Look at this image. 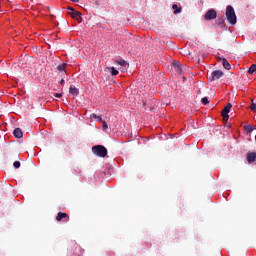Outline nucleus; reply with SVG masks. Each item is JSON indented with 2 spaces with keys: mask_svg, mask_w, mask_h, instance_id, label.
I'll list each match as a JSON object with an SVG mask.
<instances>
[{
  "mask_svg": "<svg viewBox=\"0 0 256 256\" xmlns=\"http://www.w3.org/2000/svg\"><path fill=\"white\" fill-rule=\"evenodd\" d=\"M90 119H95L96 121H99V123L103 122V118L101 116H97L95 113L90 115Z\"/></svg>",
  "mask_w": 256,
  "mask_h": 256,
  "instance_id": "obj_15",
  "label": "nucleus"
},
{
  "mask_svg": "<svg viewBox=\"0 0 256 256\" xmlns=\"http://www.w3.org/2000/svg\"><path fill=\"white\" fill-rule=\"evenodd\" d=\"M109 73H111V75L115 76V75H119V70L115 69V67H108L107 68Z\"/></svg>",
  "mask_w": 256,
  "mask_h": 256,
  "instance_id": "obj_14",
  "label": "nucleus"
},
{
  "mask_svg": "<svg viewBox=\"0 0 256 256\" xmlns=\"http://www.w3.org/2000/svg\"><path fill=\"white\" fill-rule=\"evenodd\" d=\"M69 93L71 95H74V97H77V95H79V89H77L76 87L74 86H70L69 88Z\"/></svg>",
  "mask_w": 256,
  "mask_h": 256,
  "instance_id": "obj_12",
  "label": "nucleus"
},
{
  "mask_svg": "<svg viewBox=\"0 0 256 256\" xmlns=\"http://www.w3.org/2000/svg\"><path fill=\"white\" fill-rule=\"evenodd\" d=\"M201 103L203 105H209V98H207V97L202 98Z\"/></svg>",
  "mask_w": 256,
  "mask_h": 256,
  "instance_id": "obj_21",
  "label": "nucleus"
},
{
  "mask_svg": "<svg viewBox=\"0 0 256 256\" xmlns=\"http://www.w3.org/2000/svg\"><path fill=\"white\" fill-rule=\"evenodd\" d=\"M172 9H174L175 15H177V13H181V8H179L177 4H173Z\"/></svg>",
  "mask_w": 256,
  "mask_h": 256,
  "instance_id": "obj_17",
  "label": "nucleus"
},
{
  "mask_svg": "<svg viewBox=\"0 0 256 256\" xmlns=\"http://www.w3.org/2000/svg\"><path fill=\"white\" fill-rule=\"evenodd\" d=\"M13 167H14L15 169H19V167H21V162L15 161V162L13 163Z\"/></svg>",
  "mask_w": 256,
  "mask_h": 256,
  "instance_id": "obj_23",
  "label": "nucleus"
},
{
  "mask_svg": "<svg viewBox=\"0 0 256 256\" xmlns=\"http://www.w3.org/2000/svg\"><path fill=\"white\" fill-rule=\"evenodd\" d=\"M60 85H65V79H62V80L60 81Z\"/></svg>",
  "mask_w": 256,
  "mask_h": 256,
  "instance_id": "obj_25",
  "label": "nucleus"
},
{
  "mask_svg": "<svg viewBox=\"0 0 256 256\" xmlns=\"http://www.w3.org/2000/svg\"><path fill=\"white\" fill-rule=\"evenodd\" d=\"M69 15L72 19H77V21L81 23V12L74 10V12H70Z\"/></svg>",
  "mask_w": 256,
  "mask_h": 256,
  "instance_id": "obj_9",
  "label": "nucleus"
},
{
  "mask_svg": "<svg viewBox=\"0 0 256 256\" xmlns=\"http://www.w3.org/2000/svg\"><path fill=\"white\" fill-rule=\"evenodd\" d=\"M68 9H69V11H71L72 13L75 11V9H73V7H69Z\"/></svg>",
  "mask_w": 256,
  "mask_h": 256,
  "instance_id": "obj_26",
  "label": "nucleus"
},
{
  "mask_svg": "<svg viewBox=\"0 0 256 256\" xmlns=\"http://www.w3.org/2000/svg\"><path fill=\"white\" fill-rule=\"evenodd\" d=\"M63 219H68L69 220V214L65 213V212H58L57 216H56V221H63Z\"/></svg>",
  "mask_w": 256,
  "mask_h": 256,
  "instance_id": "obj_8",
  "label": "nucleus"
},
{
  "mask_svg": "<svg viewBox=\"0 0 256 256\" xmlns=\"http://www.w3.org/2000/svg\"><path fill=\"white\" fill-rule=\"evenodd\" d=\"M244 129L247 133H253V131H255L256 128L253 125H246L244 126Z\"/></svg>",
  "mask_w": 256,
  "mask_h": 256,
  "instance_id": "obj_13",
  "label": "nucleus"
},
{
  "mask_svg": "<svg viewBox=\"0 0 256 256\" xmlns=\"http://www.w3.org/2000/svg\"><path fill=\"white\" fill-rule=\"evenodd\" d=\"M204 18H205V21H211L213 19H217V11H215L214 9L209 10L205 14Z\"/></svg>",
  "mask_w": 256,
  "mask_h": 256,
  "instance_id": "obj_5",
  "label": "nucleus"
},
{
  "mask_svg": "<svg viewBox=\"0 0 256 256\" xmlns=\"http://www.w3.org/2000/svg\"><path fill=\"white\" fill-rule=\"evenodd\" d=\"M92 151L94 155H97L98 157H107V148L102 145H96L92 147Z\"/></svg>",
  "mask_w": 256,
  "mask_h": 256,
  "instance_id": "obj_2",
  "label": "nucleus"
},
{
  "mask_svg": "<svg viewBox=\"0 0 256 256\" xmlns=\"http://www.w3.org/2000/svg\"><path fill=\"white\" fill-rule=\"evenodd\" d=\"M13 135L16 137V139H21L23 137V131L21 128H16L13 132Z\"/></svg>",
  "mask_w": 256,
  "mask_h": 256,
  "instance_id": "obj_11",
  "label": "nucleus"
},
{
  "mask_svg": "<svg viewBox=\"0 0 256 256\" xmlns=\"http://www.w3.org/2000/svg\"><path fill=\"white\" fill-rule=\"evenodd\" d=\"M57 69H58V71H65V69H67V64H62V65H59L58 67H57Z\"/></svg>",
  "mask_w": 256,
  "mask_h": 256,
  "instance_id": "obj_19",
  "label": "nucleus"
},
{
  "mask_svg": "<svg viewBox=\"0 0 256 256\" xmlns=\"http://www.w3.org/2000/svg\"><path fill=\"white\" fill-rule=\"evenodd\" d=\"M246 159H247L248 163H255V161H256V153L255 152L248 153L246 155Z\"/></svg>",
  "mask_w": 256,
  "mask_h": 256,
  "instance_id": "obj_10",
  "label": "nucleus"
},
{
  "mask_svg": "<svg viewBox=\"0 0 256 256\" xmlns=\"http://www.w3.org/2000/svg\"><path fill=\"white\" fill-rule=\"evenodd\" d=\"M218 61H221L224 69H226L227 71H229V69H231V64L229 63V61H227V58H218Z\"/></svg>",
  "mask_w": 256,
  "mask_h": 256,
  "instance_id": "obj_7",
  "label": "nucleus"
},
{
  "mask_svg": "<svg viewBox=\"0 0 256 256\" xmlns=\"http://www.w3.org/2000/svg\"><path fill=\"white\" fill-rule=\"evenodd\" d=\"M117 65H121V67H127V61L120 59L116 61Z\"/></svg>",
  "mask_w": 256,
  "mask_h": 256,
  "instance_id": "obj_16",
  "label": "nucleus"
},
{
  "mask_svg": "<svg viewBox=\"0 0 256 256\" xmlns=\"http://www.w3.org/2000/svg\"><path fill=\"white\" fill-rule=\"evenodd\" d=\"M250 109H251V111H254V113H256V103H255V102H253V100H252V103H251Z\"/></svg>",
  "mask_w": 256,
  "mask_h": 256,
  "instance_id": "obj_22",
  "label": "nucleus"
},
{
  "mask_svg": "<svg viewBox=\"0 0 256 256\" xmlns=\"http://www.w3.org/2000/svg\"><path fill=\"white\" fill-rule=\"evenodd\" d=\"M72 3H79V0H70Z\"/></svg>",
  "mask_w": 256,
  "mask_h": 256,
  "instance_id": "obj_27",
  "label": "nucleus"
},
{
  "mask_svg": "<svg viewBox=\"0 0 256 256\" xmlns=\"http://www.w3.org/2000/svg\"><path fill=\"white\" fill-rule=\"evenodd\" d=\"M223 75H225L223 73V71L221 70H215L213 71L210 76H209V81H219V79H221V77H223Z\"/></svg>",
  "mask_w": 256,
  "mask_h": 256,
  "instance_id": "obj_3",
  "label": "nucleus"
},
{
  "mask_svg": "<svg viewBox=\"0 0 256 256\" xmlns=\"http://www.w3.org/2000/svg\"><path fill=\"white\" fill-rule=\"evenodd\" d=\"M173 70L175 71V73H178V75H181V73H183V65L179 62H174Z\"/></svg>",
  "mask_w": 256,
  "mask_h": 256,
  "instance_id": "obj_6",
  "label": "nucleus"
},
{
  "mask_svg": "<svg viewBox=\"0 0 256 256\" xmlns=\"http://www.w3.org/2000/svg\"><path fill=\"white\" fill-rule=\"evenodd\" d=\"M107 129H109V125H107V122L102 120V130L107 131Z\"/></svg>",
  "mask_w": 256,
  "mask_h": 256,
  "instance_id": "obj_20",
  "label": "nucleus"
},
{
  "mask_svg": "<svg viewBox=\"0 0 256 256\" xmlns=\"http://www.w3.org/2000/svg\"><path fill=\"white\" fill-rule=\"evenodd\" d=\"M54 97H57V98L59 99V98L63 97V94H61V93H55V94H54Z\"/></svg>",
  "mask_w": 256,
  "mask_h": 256,
  "instance_id": "obj_24",
  "label": "nucleus"
},
{
  "mask_svg": "<svg viewBox=\"0 0 256 256\" xmlns=\"http://www.w3.org/2000/svg\"><path fill=\"white\" fill-rule=\"evenodd\" d=\"M226 18L230 25H237V14H235V8L231 5L226 7Z\"/></svg>",
  "mask_w": 256,
  "mask_h": 256,
  "instance_id": "obj_1",
  "label": "nucleus"
},
{
  "mask_svg": "<svg viewBox=\"0 0 256 256\" xmlns=\"http://www.w3.org/2000/svg\"><path fill=\"white\" fill-rule=\"evenodd\" d=\"M255 71H256V65L252 64L251 67L248 69V73L250 75H253V73H255Z\"/></svg>",
  "mask_w": 256,
  "mask_h": 256,
  "instance_id": "obj_18",
  "label": "nucleus"
},
{
  "mask_svg": "<svg viewBox=\"0 0 256 256\" xmlns=\"http://www.w3.org/2000/svg\"><path fill=\"white\" fill-rule=\"evenodd\" d=\"M231 107H233V105L228 103L222 110L221 115L223 117V121H229V113L231 112Z\"/></svg>",
  "mask_w": 256,
  "mask_h": 256,
  "instance_id": "obj_4",
  "label": "nucleus"
}]
</instances>
